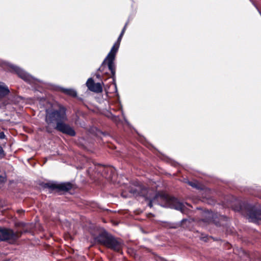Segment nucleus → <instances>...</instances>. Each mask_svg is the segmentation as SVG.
I'll use <instances>...</instances> for the list:
<instances>
[{"label": "nucleus", "mask_w": 261, "mask_h": 261, "mask_svg": "<svg viewBox=\"0 0 261 261\" xmlns=\"http://www.w3.org/2000/svg\"><path fill=\"white\" fill-rule=\"evenodd\" d=\"M19 225L20 226H22V227H24L25 225V224L24 223H20Z\"/></svg>", "instance_id": "24"}, {"label": "nucleus", "mask_w": 261, "mask_h": 261, "mask_svg": "<svg viewBox=\"0 0 261 261\" xmlns=\"http://www.w3.org/2000/svg\"><path fill=\"white\" fill-rule=\"evenodd\" d=\"M111 115V118L112 119V120L114 121L115 123H117L119 120V118L116 116H114L113 115H112V114H110Z\"/></svg>", "instance_id": "17"}, {"label": "nucleus", "mask_w": 261, "mask_h": 261, "mask_svg": "<svg viewBox=\"0 0 261 261\" xmlns=\"http://www.w3.org/2000/svg\"><path fill=\"white\" fill-rule=\"evenodd\" d=\"M22 233V231H14L11 229L0 228V241L13 243L20 238Z\"/></svg>", "instance_id": "7"}, {"label": "nucleus", "mask_w": 261, "mask_h": 261, "mask_svg": "<svg viewBox=\"0 0 261 261\" xmlns=\"http://www.w3.org/2000/svg\"><path fill=\"white\" fill-rule=\"evenodd\" d=\"M96 76H97V77L99 78V77L100 76V75L99 74H96Z\"/></svg>", "instance_id": "28"}, {"label": "nucleus", "mask_w": 261, "mask_h": 261, "mask_svg": "<svg viewBox=\"0 0 261 261\" xmlns=\"http://www.w3.org/2000/svg\"><path fill=\"white\" fill-rule=\"evenodd\" d=\"M4 261H9V259H6V260H4Z\"/></svg>", "instance_id": "30"}, {"label": "nucleus", "mask_w": 261, "mask_h": 261, "mask_svg": "<svg viewBox=\"0 0 261 261\" xmlns=\"http://www.w3.org/2000/svg\"><path fill=\"white\" fill-rule=\"evenodd\" d=\"M58 184L54 183H47L45 184V187L48 188L51 190L57 189L58 190Z\"/></svg>", "instance_id": "15"}, {"label": "nucleus", "mask_w": 261, "mask_h": 261, "mask_svg": "<svg viewBox=\"0 0 261 261\" xmlns=\"http://www.w3.org/2000/svg\"><path fill=\"white\" fill-rule=\"evenodd\" d=\"M5 135L4 132H0V139H4L5 138Z\"/></svg>", "instance_id": "21"}, {"label": "nucleus", "mask_w": 261, "mask_h": 261, "mask_svg": "<svg viewBox=\"0 0 261 261\" xmlns=\"http://www.w3.org/2000/svg\"><path fill=\"white\" fill-rule=\"evenodd\" d=\"M5 155L4 150L2 147L0 146V158H3Z\"/></svg>", "instance_id": "18"}, {"label": "nucleus", "mask_w": 261, "mask_h": 261, "mask_svg": "<svg viewBox=\"0 0 261 261\" xmlns=\"http://www.w3.org/2000/svg\"><path fill=\"white\" fill-rule=\"evenodd\" d=\"M189 220L187 219H183L181 221L180 223L181 224H182L184 222H186L187 221H188Z\"/></svg>", "instance_id": "23"}, {"label": "nucleus", "mask_w": 261, "mask_h": 261, "mask_svg": "<svg viewBox=\"0 0 261 261\" xmlns=\"http://www.w3.org/2000/svg\"><path fill=\"white\" fill-rule=\"evenodd\" d=\"M12 69L22 79L28 82H30L32 81V77L26 73L22 69L19 67L12 65L11 66Z\"/></svg>", "instance_id": "10"}, {"label": "nucleus", "mask_w": 261, "mask_h": 261, "mask_svg": "<svg viewBox=\"0 0 261 261\" xmlns=\"http://www.w3.org/2000/svg\"><path fill=\"white\" fill-rule=\"evenodd\" d=\"M10 92L8 87L4 83L0 82V98H2Z\"/></svg>", "instance_id": "13"}, {"label": "nucleus", "mask_w": 261, "mask_h": 261, "mask_svg": "<svg viewBox=\"0 0 261 261\" xmlns=\"http://www.w3.org/2000/svg\"><path fill=\"white\" fill-rule=\"evenodd\" d=\"M141 191L134 189L132 187V194L135 195L138 193L139 195L144 197L145 200L148 202L147 205L152 207L154 204H158L162 207L173 208L180 211L184 214L188 215L190 212L191 205L187 203L180 202L177 198L171 197L165 194H155L152 195V192H149L146 188H139Z\"/></svg>", "instance_id": "1"}, {"label": "nucleus", "mask_w": 261, "mask_h": 261, "mask_svg": "<svg viewBox=\"0 0 261 261\" xmlns=\"http://www.w3.org/2000/svg\"><path fill=\"white\" fill-rule=\"evenodd\" d=\"M45 122L47 124L56 122L54 127L57 130L68 136L73 137L76 135L75 132L68 124L65 123L67 120L66 109L60 107L58 110H46Z\"/></svg>", "instance_id": "2"}, {"label": "nucleus", "mask_w": 261, "mask_h": 261, "mask_svg": "<svg viewBox=\"0 0 261 261\" xmlns=\"http://www.w3.org/2000/svg\"><path fill=\"white\" fill-rule=\"evenodd\" d=\"M128 22L126 23L125 26L122 29L116 42L112 46L110 51L108 54L107 56L102 63L101 66L98 68V70L102 72L103 71L105 66L106 64L108 65V67L109 69L111 72L112 75L113 76H115V65L114 63V60L115 59L116 54L118 50L119 47L120 43L121 40V38L123 36V35L125 32L126 26Z\"/></svg>", "instance_id": "5"}, {"label": "nucleus", "mask_w": 261, "mask_h": 261, "mask_svg": "<svg viewBox=\"0 0 261 261\" xmlns=\"http://www.w3.org/2000/svg\"><path fill=\"white\" fill-rule=\"evenodd\" d=\"M7 104L5 102H4L3 104V106H0V108H3V107H6L7 106Z\"/></svg>", "instance_id": "25"}, {"label": "nucleus", "mask_w": 261, "mask_h": 261, "mask_svg": "<svg viewBox=\"0 0 261 261\" xmlns=\"http://www.w3.org/2000/svg\"><path fill=\"white\" fill-rule=\"evenodd\" d=\"M24 212V211L22 210H18L17 211V213L20 214H23Z\"/></svg>", "instance_id": "22"}, {"label": "nucleus", "mask_w": 261, "mask_h": 261, "mask_svg": "<svg viewBox=\"0 0 261 261\" xmlns=\"http://www.w3.org/2000/svg\"><path fill=\"white\" fill-rule=\"evenodd\" d=\"M216 214L210 211H206L203 213V218L200 221V223L203 222L205 224L215 223L216 225L219 226L220 224L215 220Z\"/></svg>", "instance_id": "8"}, {"label": "nucleus", "mask_w": 261, "mask_h": 261, "mask_svg": "<svg viewBox=\"0 0 261 261\" xmlns=\"http://www.w3.org/2000/svg\"><path fill=\"white\" fill-rule=\"evenodd\" d=\"M98 242L115 251L119 252L122 248V243L120 239L113 237L106 231L100 233L97 237Z\"/></svg>", "instance_id": "6"}, {"label": "nucleus", "mask_w": 261, "mask_h": 261, "mask_svg": "<svg viewBox=\"0 0 261 261\" xmlns=\"http://www.w3.org/2000/svg\"><path fill=\"white\" fill-rule=\"evenodd\" d=\"M86 85L88 89L93 92L100 93L102 91V86L100 83H95L92 78H89L87 82Z\"/></svg>", "instance_id": "11"}, {"label": "nucleus", "mask_w": 261, "mask_h": 261, "mask_svg": "<svg viewBox=\"0 0 261 261\" xmlns=\"http://www.w3.org/2000/svg\"><path fill=\"white\" fill-rule=\"evenodd\" d=\"M188 184L191 186V187H193V188H196L197 187V185L193 182H192V181H189L188 182Z\"/></svg>", "instance_id": "19"}, {"label": "nucleus", "mask_w": 261, "mask_h": 261, "mask_svg": "<svg viewBox=\"0 0 261 261\" xmlns=\"http://www.w3.org/2000/svg\"><path fill=\"white\" fill-rule=\"evenodd\" d=\"M72 188V185L70 182H63L59 184L58 191H68Z\"/></svg>", "instance_id": "12"}, {"label": "nucleus", "mask_w": 261, "mask_h": 261, "mask_svg": "<svg viewBox=\"0 0 261 261\" xmlns=\"http://www.w3.org/2000/svg\"><path fill=\"white\" fill-rule=\"evenodd\" d=\"M102 175L106 178L113 181L116 176V170L113 167H102Z\"/></svg>", "instance_id": "9"}, {"label": "nucleus", "mask_w": 261, "mask_h": 261, "mask_svg": "<svg viewBox=\"0 0 261 261\" xmlns=\"http://www.w3.org/2000/svg\"><path fill=\"white\" fill-rule=\"evenodd\" d=\"M171 227H172V228H175V226H171Z\"/></svg>", "instance_id": "29"}, {"label": "nucleus", "mask_w": 261, "mask_h": 261, "mask_svg": "<svg viewBox=\"0 0 261 261\" xmlns=\"http://www.w3.org/2000/svg\"><path fill=\"white\" fill-rule=\"evenodd\" d=\"M15 99H21V97H14Z\"/></svg>", "instance_id": "26"}, {"label": "nucleus", "mask_w": 261, "mask_h": 261, "mask_svg": "<svg viewBox=\"0 0 261 261\" xmlns=\"http://www.w3.org/2000/svg\"><path fill=\"white\" fill-rule=\"evenodd\" d=\"M62 91L64 93H65L68 95H69L70 96H72V97H75L77 96V93H76V91L72 89L63 88L62 89Z\"/></svg>", "instance_id": "14"}, {"label": "nucleus", "mask_w": 261, "mask_h": 261, "mask_svg": "<svg viewBox=\"0 0 261 261\" xmlns=\"http://www.w3.org/2000/svg\"><path fill=\"white\" fill-rule=\"evenodd\" d=\"M202 239H203V241H206V239H205V238H204V237H203V238H202Z\"/></svg>", "instance_id": "27"}, {"label": "nucleus", "mask_w": 261, "mask_h": 261, "mask_svg": "<svg viewBox=\"0 0 261 261\" xmlns=\"http://www.w3.org/2000/svg\"><path fill=\"white\" fill-rule=\"evenodd\" d=\"M54 128L50 126V124H47V125L45 127V130L48 133H53Z\"/></svg>", "instance_id": "16"}, {"label": "nucleus", "mask_w": 261, "mask_h": 261, "mask_svg": "<svg viewBox=\"0 0 261 261\" xmlns=\"http://www.w3.org/2000/svg\"><path fill=\"white\" fill-rule=\"evenodd\" d=\"M128 22L126 23L125 26L122 29L116 42L112 46L110 51L108 54L107 56L102 63L101 66L98 68V70L102 72L103 71L105 66L106 64L108 65V67L109 69L111 72L112 75L113 76H115V65L114 63V60L115 59L116 54L118 50L119 47L120 43L121 40V38L123 36V35L125 32L126 26Z\"/></svg>", "instance_id": "4"}, {"label": "nucleus", "mask_w": 261, "mask_h": 261, "mask_svg": "<svg viewBox=\"0 0 261 261\" xmlns=\"http://www.w3.org/2000/svg\"><path fill=\"white\" fill-rule=\"evenodd\" d=\"M121 196L124 197V198H126L128 197V195L127 194L125 191H123L121 193Z\"/></svg>", "instance_id": "20"}, {"label": "nucleus", "mask_w": 261, "mask_h": 261, "mask_svg": "<svg viewBox=\"0 0 261 261\" xmlns=\"http://www.w3.org/2000/svg\"><path fill=\"white\" fill-rule=\"evenodd\" d=\"M234 211L241 213L249 221L258 223L261 220V206L237 200L233 207Z\"/></svg>", "instance_id": "3"}]
</instances>
